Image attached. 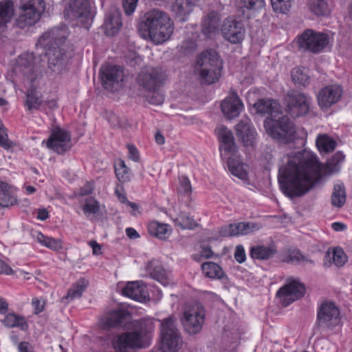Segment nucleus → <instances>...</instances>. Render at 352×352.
<instances>
[{"mask_svg":"<svg viewBox=\"0 0 352 352\" xmlns=\"http://www.w3.org/2000/svg\"><path fill=\"white\" fill-rule=\"evenodd\" d=\"M320 178V166L315 154L307 151L294 152L282 159L278 182L283 192L288 197L302 196Z\"/></svg>","mask_w":352,"mask_h":352,"instance_id":"f257e3e1","label":"nucleus"},{"mask_svg":"<svg viewBox=\"0 0 352 352\" xmlns=\"http://www.w3.org/2000/svg\"><path fill=\"white\" fill-rule=\"evenodd\" d=\"M173 30V22L168 14L157 9L146 12L138 25L141 36L155 45L162 44L168 40Z\"/></svg>","mask_w":352,"mask_h":352,"instance_id":"f03ea898","label":"nucleus"},{"mask_svg":"<svg viewBox=\"0 0 352 352\" xmlns=\"http://www.w3.org/2000/svg\"><path fill=\"white\" fill-rule=\"evenodd\" d=\"M44 65L41 56H36L33 52H24L16 59L12 72L19 79L25 83L38 82L41 77Z\"/></svg>","mask_w":352,"mask_h":352,"instance_id":"7ed1b4c3","label":"nucleus"},{"mask_svg":"<svg viewBox=\"0 0 352 352\" xmlns=\"http://www.w3.org/2000/svg\"><path fill=\"white\" fill-rule=\"evenodd\" d=\"M135 331L119 335L114 342L116 352H129L131 349L143 346V339L154 329L152 320L142 319L136 322Z\"/></svg>","mask_w":352,"mask_h":352,"instance_id":"20e7f679","label":"nucleus"},{"mask_svg":"<svg viewBox=\"0 0 352 352\" xmlns=\"http://www.w3.org/2000/svg\"><path fill=\"white\" fill-rule=\"evenodd\" d=\"M222 60L212 50L203 52L197 58L196 67L201 80L206 84L215 82L221 75Z\"/></svg>","mask_w":352,"mask_h":352,"instance_id":"39448f33","label":"nucleus"},{"mask_svg":"<svg viewBox=\"0 0 352 352\" xmlns=\"http://www.w3.org/2000/svg\"><path fill=\"white\" fill-rule=\"evenodd\" d=\"M161 349L163 352H177L182 340L176 326V318L169 316L160 320Z\"/></svg>","mask_w":352,"mask_h":352,"instance_id":"423d86ee","label":"nucleus"},{"mask_svg":"<svg viewBox=\"0 0 352 352\" xmlns=\"http://www.w3.org/2000/svg\"><path fill=\"white\" fill-rule=\"evenodd\" d=\"M206 311L200 303H194L185 307L181 319L184 330L190 335L197 334L205 322Z\"/></svg>","mask_w":352,"mask_h":352,"instance_id":"0eeeda50","label":"nucleus"},{"mask_svg":"<svg viewBox=\"0 0 352 352\" xmlns=\"http://www.w3.org/2000/svg\"><path fill=\"white\" fill-rule=\"evenodd\" d=\"M264 127L273 139L285 143L293 139L294 124L287 116H281L277 120L268 118L264 122Z\"/></svg>","mask_w":352,"mask_h":352,"instance_id":"6e6552de","label":"nucleus"},{"mask_svg":"<svg viewBox=\"0 0 352 352\" xmlns=\"http://www.w3.org/2000/svg\"><path fill=\"white\" fill-rule=\"evenodd\" d=\"M329 43V38L327 34L311 29H306L298 38L299 49L313 54L320 53Z\"/></svg>","mask_w":352,"mask_h":352,"instance_id":"1a4fd4ad","label":"nucleus"},{"mask_svg":"<svg viewBox=\"0 0 352 352\" xmlns=\"http://www.w3.org/2000/svg\"><path fill=\"white\" fill-rule=\"evenodd\" d=\"M287 111L294 118L304 116L309 111L311 98L305 94L290 91L287 95Z\"/></svg>","mask_w":352,"mask_h":352,"instance_id":"9d476101","label":"nucleus"},{"mask_svg":"<svg viewBox=\"0 0 352 352\" xmlns=\"http://www.w3.org/2000/svg\"><path fill=\"white\" fill-rule=\"evenodd\" d=\"M340 320L338 307L331 301H325L317 312V323L322 329H330L339 324Z\"/></svg>","mask_w":352,"mask_h":352,"instance_id":"9b49d317","label":"nucleus"},{"mask_svg":"<svg viewBox=\"0 0 352 352\" xmlns=\"http://www.w3.org/2000/svg\"><path fill=\"white\" fill-rule=\"evenodd\" d=\"M305 292L302 284L296 280H287V283L281 287L276 293L279 302L284 306H288L292 302L301 298Z\"/></svg>","mask_w":352,"mask_h":352,"instance_id":"f8f14e48","label":"nucleus"},{"mask_svg":"<svg viewBox=\"0 0 352 352\" xmlns=\"http://www.w3.org/2000/svg\"><path fill=\"white\" fill-rule=\"evenodd\" d=\"M165 78L162 69L148 67L139 74L138 82L147 91H156L162 86Z\"/></svg>","mask_w":352,"mask_h":352,"instance_id":"ddd939ff","label":"nucleus"},{"mask_svg":"<svg viewBox=\"0 0 352 352\" xmlns=\"http://www.w3.org/2000/svg\"><path fill=\"white\" fill-rule=\"evenodd\" d=\"M90 0H74L65 9V14L71 20L85 24L91 19Z\"/></svg>","mask_w":352,"mask_h":352,"instance_id":"4468645a","label":"nucleus"},{"mask_svg":"<svg viewBox=\"0 0 352 352\" xmlns=\"http://www.w3.org/2000/svg\"><path fill=\"white\" fill-rule=\"evenodd\" d=\"M223 38L231 43H241L245 37V27L241 21L232 17L226 19L221 28Z\"/></svg>","mask_w":352,"mask_h":352,"instance_id":"2eb2a0df","label":"nucleus"},{"mask_svg":"<svg viewBox=\"0 0 352 352\" xmlns=\"http://www.w3.org/2000/svg\"><path fill=\"white\" fill-rule=\"evenodd\" d=\"M46 146L57 154L63 155L72 147L71 135L67 131L56 128L52 131Z\"/></svg>","mask_w":352,"mask_h":352,"instance_id":"dca6fc26","label":"nucleus"},{"mask_svg":"<svg viewBox=\"0 0 352 352\" xmlns=\"http://www.w3.org/2000/svg\"><path fill=\"white\" fill-rule=\"evenodd\" d=\"M48 68L54 73L59 74L68 63L69 56L64 47H47Z\"/></svg>","mask_w":352,"mask_h":352,"instance_id":"f3484780","label":"nucleus"},{"mask_svg":"<svg viewBox=\"0 0 352 352\" xmlns=\"http://www.w3.org/2000/svg\"><path fill=\"white\" fill-rule=\"evenodd\" d=\"M67 36V28L65 25H61L45 32L39 38V43L44 47H63L62 45Z\"/></svg>","mask_w":352,"mask_h":352,"instance_id":"a211bd4d","label":"nucleus"},{"mask_svg":"<svg viewBox=\"0 0 352 352\" xmlns=\"http://www.w3.org/2000/svg\"><path fill=\"white\" fill-rule=\"evenodd\" d=\"M342 94V88L339 85L326 86L317 95L318 104L321 108H329L340 100Z\"/></svg>","mask_w":352,"mask_h":352,"instance_id":"6ab92c4d","label":"nucleus"},{"mask_svg":"<svg viewBox=\"0 0 352 352\" xmlns=\"http://www.w3.org/2000/svg\"><path fill=\"white\" fill-rule=\"evenodd\" d=\"M100 75L104 89L113 91L114 85L123 80L124 71L120 66L103 65L100 69Z\"/></svg>","mask_w":352,"mask_h":352,"instance_id":"aec40b11","label":"nucleus"},{"mask_svg":"<svg viewBox=\"0 0 352 352\" xmlns=\"http://www.w3.org/2000/svg\"><path fill=\"white\" fill-rule=\"evenodd\" d=\"M261 226L255 222H240L223 226L220 234L222 236L246 235L258 230Z\"/></svg>","mask_w":352,"mask_h":352,"instance_id":"412c9836","label":"nucleus"},{"mask_svg":"<svg viewBox=\"0 0 352 352\" xmlns=\"http://www.w3.org/2000/svg\"><path fill=\"white\" fill-rule=\"evenodd\" d=\"M216 132L220 143L221 157L226 159L227 154H234L236 145L232 131L224 126H219L217 128Z\"/></svg>","mask_w":352,"mask_h":352,"instance_id":"4be33fe9","label":"nucleus"},{"mask_svg":"<svg viewBox=\"0 0 352 352\" xmlns=\"http://www.w3.org/2000/svg\"><path fill=\"white\" fill-rule=\"evenodd\" d=\"M221 110L229 119L237 117L243 109V104L236 92L231 91L221 102Z\"/></svg>","mask_w":352,"mask_h":352,"instance_id":"5701e85b","label":"nucleus"},{"mask_svg":"<svg viewBox=\"0 0 352 352\" xmlns=\"http://www.w3.org/2000/svg\"><path fill=\"white\" fill-rule=\"evenodd\" d=\"M122 293L124 296L139 302L144 301L148 296L146 285L140 280L128 282Z\"/></svg>","mask_w":352,"mask_h":352,"instance_id":"b1692460","label":"nucleus"},{"mask_svg":"<svg viewBox=\"0 0 352 352\" xmlns=\"http://www.w3.org/2000/svg\"><path fill=\"white\" fill-rule=\"evenodd\" d=\"M122 25L120 11L113 8L107 14L103 24L105 34L113 36L118 32Z\"/></svg>","mask_w":352,"mask_h":352,"instance_id":"393cba45","label":"nucleus"},{"mask_svg":"<svg viewBox=\"0 0 352 352\" xmlns=\"http://www.w3.org/2000/svg\"><path fill=\"white\" fill-rule=\"evenodd\" d=\"M16 204V188L6 182L0 181V206L8 208Z\"/></svg>","mask_w":352,"mask_h":352,"instance_id":"a878e982","label":"nucleus"},{"mask_svg":"<svg viewBox=\"0 0 352 352\" xmlns=\"http://www.w3.org/2000/svg\"><path fill=\"white\" fill-rule=\"evenodd\" d=\"M236 134L243 143L248 146L252 145L256 135V131L252 126L250 120L246 118L241 120L235 126Z\"/></svg>","mask_w":352,"mask_h":352,"instance_id":"bb28decb","label":"nucleus"},{"mask_svg":"<svg viewBox=\"0 0 352 352\" xmlns=\"http://www.w3.org/2000/svg\"><path fill=\"white\" fill-rule=\"evenodd\" d=\"M197 1L198 0H175L172 5V12L179 21H184L192 12Z\"/></svg>","mask_w":352,"mask_h":352,"instance_id":"cd10ccee","label":"nucleus"},{"mask_svg":"<svg viewBox=\"0 0 352 352\" xmlns=\"http://www.w3.org/2000/svg\"><path fill=\"white\" fill-rule=\"evenodd\" d=\"M219 14L214 11L210 12L202 21V32L208 37H212L219 30Z\"/></svg>","mask_w":352,"mask_h":352,"instance_id":"c85d7f7f","label":"nucleus"},{"mask_svg":"<svg viewBox=\"0 0 352 352\" xmlns=\"http://www.w3.org/2000/svg\"><path fill=\"white\" fill-rule=\"evenodd\" d=\"M30 236L35 241L51 250L59 251L63 248V243L60 239L45 236L40 231L31 230Z\"/></svg>","mask_w":352,"mask_h":352,"instance_id":"c756f323","label":"nucleus"},{"mask_svg":"<svg viewBox=\"0 0 352 352\" xmlns=\"http://www.w3.org/2000/svg\"><path fill=\"white\" fill-rule=\"evenodd\" d=\"M347 261V256L340 248L329 250L324 257V265L330 267L333 263L337 267H342Z\"/></svg>","mask_w":352,"mask_h":352,"instance_id":"7c9ffc66","label":"nucleus"},{"mask_svg":"<svg viewBox=\"0 0 352 352\" xmlns=\"http://www.w3.org/2000/svg\"><path fill=\"white\" fill-rule=\"evenodd\" d=\"M1 322L7 328H19L25 331L28 329V323L25 318L14 312L7 314Z\"/></svg>","mask_w":352,"mask_h":352,"instance_id":"2f4dec72","label":"nucleus"},{"mask_svg":"<svg viewBox=\"0 0 352 352\" xmlns=\"http://www.w3.org/2000/svg\"><path fill=\"white\" fill-rule=\"evenodd\" d=\"M147 269L150 272L151 277L164 286H167L172 283L170 274L158 263L150 262Z\"/></svg>","mask_w":352,"mask_h":352,"instance_id":"473e14b6","label":"nucleus"},{"mask_svg":"<svg viewBox=\"0 0 352 352\" xmlns=\"http://www.w3.org/2000/svg\"><path fill=\"white\" fill-rule=\"evenodd\" d=\"M277 253L276 246L271 245H255L250 249V256L253 259L261 261L268 260L272 258Z\"/></svg>","mask_w":352,"mask_h":352,"instance_id":"72a5a7b5","label":"nucleus"},{"mask_svg":"<svg viewBox=\"0 0 352 352\" xmlns=\"http://www.w3.org/2000/svg\"><path fill=\"white\" fill-rule=\"evenodd\" d=\"M37 85L38 82H34V87L32 84H28L25 104L29 111L39 109L43 102L41 94L36 91Z\"/></svg>","mask_w":352,"mask_h":352,"instance_id":"f704fd0d","label":"nucleus"},{"mask_svg":"<svg viewBox=\"0 0 352 352\" xmlns=\"http://www.w3.org/2000/svg\"><path fill=\"white\" fill-rule=\"evenodd\" d=\"M22 12L17 19V25L21 28H25L34 25L39 19L42 13H38L36 11L30 10L25 8H21Z\"/></svg>","mask_w":352,"mask_h":352,"instance_id":"c9c22d12","label":"nucleus"},{"mask_svg":"<svg viewBox=\"0 0 352 352\" xmlns=\"http://www.w3.org/2000/svg\"><path fill=\"white\" fill-rule=\"evenodd\" d=\"M254 108L258 113H268L272 117L273 113L278 111L279 105L271 99H260L254 104Z\"/></svg>","mask_w":352,"mask_h":352,"instance_id":"e433bc0d","label":"nucleus"},{"mask_svg":"<svg viewBox=\"0 0 352 352\" xmlns=\"http://www.w3.org/2000/svg\"><path fill=\"white\" fill-rule=\"evenodd\" d=\"M203 274L206 277L211 279H221L225 272L221 266L214 262H205L201 265Z\"/></svg>","mask_w":352,"mask_h":352,"instance_id":"4c0bfd02","label":"nucleus"},{"mask_svg":"<svg viewBox=\"0 0 352 352\" xmlns=\"http://www.w3.org/2000/svg\"><path fill=\"white\" fill-rule=\"evenodd\" d=\"M126 312L122 309L109 312L102 319V324L106 327H115L122 323Z\"/></svg>","mask_w":352,"mask_h":352,"instance_id":"58836bf2","label":"nucleus"},{"mask_svg":"<svg viewBox=\"0 0 352 352\" xmlns=\"http://www.w3.org/2000/svg\"><path fill=\"white\" fill-rule=\"evenodd\" d=\"M307 6L309 11L317 16H327L330 13L329 5L324 0H308Z\"/></svg>","mask_w":352,"mask_h":352,"instance_id":"ea45409f","label":"nucleus"},{"mask_svg":"<svg viewBox=\"0 0 352 352\" xmlns=\"http://www.w3.org/2000/svg\"><path fill=\"white\" fill-rule=\"evenodd\" d=\"M173 220L175 225L182 230H192L198 226L193 217L184 212H180Z\"/></svg>","mask_w":352,"mask_h":352,"instance_id":"a19ab883","label":"nucleus"},{"mask_svg":"<svg viewBox=\"0 0 352 352\" xmlns=\"http://www.w3.org/2000/svg\"><path fill=\"white\" fill-rule=\"evenodd\" d=\"M148 231L150 234L160 239H166L170 234L167 224L160 223L157 221H152L148 226Z\"/></svg>","mask_w":352,"mask_h":352,"instance_id":"79ce46f5","label":"nucleus"},{"mask_svg":"<svg viewBox=\"0 0 352 352\" xmlns=\"http://www.w3.org/2000/svg\"><path fill=\"white\" fill-rule=\"evenodd\" d=\"M316 144L320 152L329 153L335 149L337 143L328 135L320 134L317 137Z\"/></svg>","mask_w":352,"mask_h":352,"instance_id":"37998d69","label":"nucleus"},{"mask_svg":"<svg viewBox=\"0 0 352 352\" xmlns=\"http://www.w3.org/2000/svg\"><path fill=\"white\" fill-rule=\"evenodd\" d=\"M346 202V192L344 184H338L334 186L331 203L333 206L340 208Z\"/></svg>","mask_w":352,"mask_h":352,"instance_id":"c03bdc74","label":"nucleus"},{"mask_svg":"<svg viewBox=\"0 0 352 352\" xmlns=\"http://www.w3.org/2000/svg\"><path fill=\"white\" fill-rule=\"evenodd\" d=\"M227 159L228 169L231 174L241 179H246L248 173L243 168V164L232 157H228Z\"/></svg>","mask_w":352,"mask_h":352,"instance_id":"a18cd8bd","label":"nucleus"},{"mask_svg":"<svg viewBox=\"0 0 352 352\" xmlns=\"http://www.w3.org/2000/svg\"><path fill=\"white\" fill-rule=\"evenodd\" d=\"M14 14V6L11 1L0 2V26L10 22Z\"/></svg>","mask_w":352,"mask_h":352,"instance_id":"49530a36","label":"nucleus"},{"mask_svg":"<svg viewBox=\"0 0 352 352\" xmlns=\"http://www.w3.org/2000/svg\"><path fill=\"white\" fill-rule=\"evenodd\" d=\"M291 76L295 84L305 86L309 83V76L307 68L295 67L292 70Z\"/></svg>","mask_w":352,"mask_h":352,"instance_id":"de8ad7c7","label":"nucleus"},{"mask_svg":"<svg viewBox=\"0 0 352 352\" xmlns=\"http://www.w3.org/2000/svg\"><path fill=\"white\" fill-rule=\"evenodd\" d=\"M115 173L118 179L121 183H126L131 180V175L124 162L122 160H120L116 164Z\"/></svg>","mask_w":352,"mask_h":352,"instance_id":"09e8293b","label":"nucleus"},{"mask_svg":"<svg viewBox=\"0 0 352 352\" xmlns=\"http://www.w3.org/2000/svg\"><path fill=\"white\" fill-rule=\"evenodd\" d=\"M236 4L240 9L257 11L265 6V0H236Z\"/></svg>","mask_w":352,"mask_h":352,"instance_id":"8fccbe9b","label":"nucleus"},{"mask_svg":"<svg viewBox=\"0 0 352 352\" xmlns=\"http://www.w3.org/2000/svg\"><path fill=\"white\" fill-rule=\"evenodd\" d=\"M21 8L43 13L45 8V3L43 0H23Z\"/></svg>","mask_w":352,"mask_h":352,"instance_id":"3c124183","label":"nucleus"},{"mask_svg":"<svg viewBox=\"0 0 352 352\" xmlns=\"http://www.w3.org/2000/svg\"><path fill=\"white\" fill-rule=\"evenodd\" d=\"M85 287L83 286L82 283L79 281L76 284L72 285V287L69 289L65 298L72 300L74 298H79L82 296Z\"/></svg>","mask_w":352,"mask_h":352,"instance_id":"603ef678","label":"nucleus"},{"mask_svg":"<svg viewBox=\"0 0 352 352\" xmlns=\"http://www.w3.org/2000/svg\"><path fill=\"white\" fill-rule=\"evenodd\" d=\"M292 0H271L274 10L285 12L291 7Z\"/></svg>","mask_w":352,"mask_h":352,"instance_id":"864d4df0","label":"nucleus"},{"mask_svg":"<svg viewBox=\"0 0 352 352\" xmlns=\"http://www.w3.org/2000/svg\"><path fill=\"white\" fill-rule=\"evenodd\" d=\"M287 261L292 263H307L310 261L303 256L299 250H294L289 253Z\"/></svg>","mask_w":352,"mask_h":352,"instance_id":"5fc2aeb1","label":"nucleus"},{"mask_svg":"<svg viewBox=\"0 0 352 352\" xmlns=\"http://www.w3.org/2000/svg\"><path fill=\"white\" fill-rule=\"evenodd\" d=\"M99 203L94 199H88L83 206L85 214H96L99 211Z\"/></svg>","mask_w":352,"mask_h":352,"instance_id":"6e6d98bb","label":"nucleus"},{"mask_svg":"<svg viewBox=\"0 0 352 352\" xmlns=\"http://www.w3.org/2000/svg\"><path fill=\"white\" fill-rule=\"evenodd\" d=\"M151 94L147 96V100L150 104L155 105L162 104L164 100L162 94L156 91H148Z\"/></svg>","mask_w":352,"mask_h":352,"instance_id":"4d7b16f0","label":"nucleus"},{"mask_svg":"<svg viewBox=\"0 0 352 352\" xmlns=\"http://www.w3.org/2000/svg\"><path fill=\"white\" fill-rule=\"evenodd\" d=\"M139 0H123V8L126 15L132 14L136 9Z\"/></svg>","mask_w":352,"mask_h":352,"instance_id":"13d9d810","label":"nucleus"},{"mask_svg":"<svg viewBox=\"0 0 352 352\" xmlns=\"http://www.w3.org/2000/svg\"><path fill=\"white\" fill-rule=\"evenodd\" d=\"M180 184L178 190L181 193L189 194L191 192V185L190 180L186 177L179 178Z\"/></svg>","mask_w":352,"mask_h":352,"instance_id":"bf43d9fd","label":"nucleus"},{"mask_svg":"<svg viewBox=\"0 0 352 352\" xmlns=\"http://www.w3.org/2000/svg\"><path fill=\"white\" fill-rule=\"evenodd\" d=\"M0 146L6 149L11 146V143L8 139L6 129L2 124H0Z\"/></svg>","mask_w":352,"mask_h":352,"instance_id":"052dcab7","label":"nucleus"},{"mask_svg":"<svg viewBox=\"0 0 352 352\" xmlns=\"http://www.w3.org/2000/svg\"><path fill=\"white\" fill-rule=\"evenodd\" d=\"M213 252L210 248L203 247L200 251V254L199 255H193V258L197 261H199L201 258L207 259L211 258Z\"/></svg>","mask_w":352,"mask_h":352,"instance_id":"680f3d73","label":"nucleus"},{"mask_svg":"<svg viewBox=\"0 0 352 352\" xmlns=\"http://www.w3.org/2000/svg\"><path fill=\"white\" fill-rule=\"evenodd\" d=\"M234 258L239 263H242L245 261L246 256L245 249L243 245H238L236 247L234 252Z\"/></svg>","mask_w":352,"mask_h":352,"instance_id":"e2e57ef3","label":"nucleus"},{"mask_svg":"<svg viewBox=\"0 0 352 352\" xmlns=\"http://www.w3.org/2000/svg\"><path fill=\"white\" fill-rule=\"evenodd\" d=\"M127 148L129 150V157L134 162L139 160L138 151L135 146L131 144H128Z\"/></svg>","mask_w":352,"mask_h":352,"instance_id":"0e129e2a","label":"nucleus"},{"mask_svg":"<svg viewBox=\"0 0 352 352\" xmlns=\"http://www.w3.org/2000/svg\"><path fill=\"white\" fill-rule=\"evenodd\" d=\"M19 352H34L33 346L28 342H21L18 344Z\"/></svg>","mask_w":352,"mask_h":352,"instance_id":"69168bd1","label":"nucleus"},{"mask_svg":"<svg viewBox=\"0 0 352 352\" xmlns=\"http://www.w3.org/2000/svg\"><path fill=\"white\" fill-rule=\"evenodd\" d=\"M32 305L34 309V313L38 314L43 311L44 303L41 302L38 298H33L32 300Z\"/></svg>","mask_w":352,"mask_h":352,"instance_id":"338daca9","label":"nucleus"},{"mask_svg":"<svg viewBox=\"0 0 352 352\" xmlns=\"http://www.w3.org/2000/svg\"><path fill=\"white\" fill-rule=\"evenodd\" d=\"M344 158L345 155H344V153L341 151H338L333 155L331 158V163L333 165L337 166L339 164L342 163L344 160Z\"/></svg>","mask_w":352,"mask_h":352,"instance_id":"774afa93","label":"nucleus"}]
</instances>
